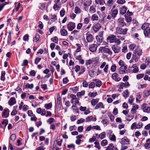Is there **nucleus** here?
Listing matches in <instances>:
<instances>
[{"label": "nucleus", "mask_w": 150, "mask_h": 150, "mask_svg": "<svg viewBox=\"0 0 150 150\" xmlns=\"http://www.w3.org/2000/svg\"><path fill=\"white\" fill-rule=\"evenodd\" d=\"M93 36L91 34L88 35L86 37V40L88 42H91L93 41Z\"/></svg>", "instance_id": "22"}, {"label": "nucleus", "mask_w": 150, "mask_h": 150, "mask_svg": "<svg viewBox=\"0 0 150 150\" xmlns=\"http://www.w3.org/2000/svg\"><path fill=\"white\" fill-rule=\"evenodd\" d=\"M114 146L113 144L112 143L110 144L107 147L105 150H112Z\"/></svg>", "instance_id": "47"}, {"label": "nucleus", "mask_w": 150, "mask_h": 150, "mask_svg": "<svg viewBox=\"0 0 150 150\" xmlns=\"http://www.w3.org/2000/svg\"><path fill=\"white\" fill-rule=\"evenodd\" d=\"M57 104L58 105H60L61 102V98L60 97V95L58 93L57 97Z\"/></svg>", "instance_id": "34"}, {"label": "nucleus", "mask_w": 150, "mask_h": 150, "mask_svg": "<svg viewBox=\"0 0 150 150\" xmlns=\"http://www.w3.org/2000/svg\"><path fill=\"white\" fill-rule=\"evenodd\" d=\"M99 52L101 53H107L109 55H111L112 54V51L109 48L106 47H100L99 49Z\"/></svg>", "instance_id": "2"}, {"label": "nucleus", "mask_w": 150, "mask_h": 150, "mask_svg": "<svg viewBox=\"0 0 150 150\" xmlns=\"http://www.w3.org/2000/svg\"><path fill=\"white\" fill-rule=\"evenodd\" d=\"M40 38V37L39 35L38 34H36L33 38V41L35 42H37L39 40Z\"/></svg>", "instance_id": "31"}, {"label": "nucleus", "mask_w": 150, "mask_h": 150, "mask_svg": "<svg viewBox=\"0 0 150 150\" xmlns=\"http://www.w3.org/2000/svg\"><path fill=\"white\" fill-rule=\"evenodd\" d=\"M127 30V29L126 28H122L120 27H117L116 29V34L124 35L126 34Z\"/></svg>", "instance_id": "3"}, {"label": "nucleus", "mask_w": 150, "mask_h": 150, "mask_svg": "<svg viewBox=\"0 0 150 150\" xmlns=\"http://www.w3.org/2000/svg\"><path fill=\"white\" fill-rule=\"evenodd\" d=\"M144 112H148L150 111V107L149 106L144 107L143 109Z\"/></svg>", "instance_id": "44"}, {"label": "nucleus", "mask_w": 150, "mask_h": 150, "mask_svg": "<svg viewBox=\"0 0 150 150\" xmlns=\"http://www.w3.org/2000/svg\"><path fill=\"white\" fill-rule=\"evenodd\" d=\"M144 76L143 74H138L136 76V78L137 79H139L142 78Z\"/></svg>", "instance_id": "60"}, {"label": "nucleus", "mask_w": 150, "mask_h": 150, "mask_svg": "<svg viewBox=\"0 0 150 150\" xmlns=\"http://www.w3.org/2000/svg\"><path fill=\"white\" fill-rule=\"evenodd\" d=\"M141 28L144 30L145 36L148 38L150 37V28L149 24L146 23H144Z\"/></svg>", "instance_id": "1"}, {"label": "nucleus", "mask_w": 150, "mask_h": 150, "mask_svg": "<svg viewBox=\"0 0 150 150\" xmlns=\"http://www.w3.org/2000/svg\"><path fill=\"white\" fill-rule=\"evenodd\" d=\"M96 6L93 5L91 6L89 9V12L91 13H93L96 11Z\"/></svg>", "instance_id": "26"}, {"label": "nucleus", "mask_w": 150, "mask_h": 150, "mask_svg": "<svg viewBox=\"0 0 150 150\" xmlns=\"http://www.w3.org/2000/svg\"><path fill=\"white\" fill-rule=\"evenodd\" d=\"M127 65L120 67L119 69V73L120 74H123L127 73Z\"/></svg>", "instance_id": "6"}, {"label": "nucleus", "mask_w": 150, "mask_h": 150, "mask_svg": "<svg viewBox=\"0 0 150 150\" xmlns=\"http://www.w3.org/2000/svg\"><path fill=\"white\" fill-rule=\"evenodd\" d=\"M93 81L95 82L96 86V87H100L102 85L101 81L97 79H94Z\"/></svg>", "instance_id": "23"}, {"label": "nucleus", "mask_w": 150, "mask_h": 150, "mask_svg": "<svg viewBox=\"0 0 150 150\" xmlns=\"http://www.w3.org/2000/svg\"><path fill=\"white\" fill-rule=\"evenodd\" d=\"M108 142L107 140L104 139L103 140L101 143V145L102 146H104L108 144Z\"/></svg>", "instance_id": "58"}, {"label": "nucleus", "mask_w": 150, "mask_h": 150, "mask_svg": "<svg viewBox=\"0 0 150 150\" xmlns=\"http://www.w3.org/2000/svg\"><path fill=\"white\" fill-rule=\"evenodd\" d=\"M95 83L94 82H91L88 85V87L89 88H93L95 87Z\"/></svg>", "instance_id": "54"}, {"label": "nucleus", "mask_w": 150, "mask_h": 150, "mask_svg": "<svg viewBox=\"0 0 150 150\" xmlns=\"http://www.w3.org/2000/svg\"><path fill=\"white\" fill-rule=\"evenodd\" d=\"M104 108L105 107L103 103L102 102H100L96 105L95 108V109L97 110L100 108L104 109Z\"/></svg>", "instance_id": "15"}, {"label": "nucleus", "mask_w": 150, "mask_h": 150, "mask_svg": "<svg viewBox=\"0 0 150 150\" xmlns=\"http://www.w3.org/2000/svg\"><path fill=\"white\" fill-rule=\"evenodd\" d=\"M136 46V45L135 44H132L131 45H130L129 46V48L130 50L131 51H132L134 49V48H135V47Z\"/></svg>", "instance_id": "56"}, {"label": "nucleus", "mask_w": 150, "mask_h": 150, "mask_svg": "<svg viewBox=\"0 0 150 150\" xmlns=\"http://www.w3.org/2000/svg\"><path fill=\"white\" fill-rule=\"evenodd\" d=\"M97 93L96 92L95 93L90 92L88 93V95L90 97H95L96 96Z\"/></svg>", "instance_id": "51"}, {"label": "nucleus", "mask_w": 150, "mask_h": 150, "mask_svg": "<svg viewBox=\"0 0 150 150\" xmlns=\"http://www.w3.org/2000/svg\"><path fill=\"white\" fill-rule=\"evenodd\" d=\"M34 85L33 84H29L27 83L24 87V88H29L30 89H32Z\"/></svg>", "instance_id": "36"}, {"label": "nucleus", "mask_w": 150, "mask_h": 150, "mask_svg": "<svg viewBox=\"0 0 150 150\" xmlns=\"http://www.w3.org/2000/svg\"><path fill=\"white\" fill-rule=\"evenodd\" d=\"M145 63L147 66L149 67H150V57H148L146 58L145 61Z\"/></svg>", "instance_id": "29"}, {"label": "nucleus", "mask_w": 150, "mask_h": 150, "mask_svg": "<svg viewBox=\"0 0 150 150\" xmlns=\"http://www.w3.org/2000/svg\"><path fill=\"white\" fill-rule=\"evenodd\" d=\"M97 47V46L96 45L93 44L89 45V48L91 51L94 52L96 50Z\"/></svg>", "instance_id": "14"}, {"label": "nucleus", "mask_w": 150, "mask_h": 150, "mask_svg": "<svg viewBox=\"0 0 150 150\" xmlns=\"http://www.w3.org/2000/svg\"><path fill=\"white\" fill-rule=\"evenodd\" d=\"M116 69V66L115 64H113L111 67L110 69L111 71L114 72L115 71Z\"/></svg>", "instance_id": "50"}, {"label": "nucleus", "mask_w": 150, "mask_h": 150, "mask_svg": "<svg viewBox=\"0 0 150 150\" xmlns=\"http://www.w3.org/2000/svg\"><path fill=\"white\" fill-rule=\"evenodd\" d=\"M16 100L15 98H11L8 102V104L12 106L14 105L16 103Z\"/></svg>", "instance_id": "20"}, {"label": "nucleus", "mask_w": 150, "mask_h": 150, "mask_svg": "<svg viewBox=\"0 0 150 150\" xmlns=\"http://www.w3.org/2000/svg\"><path fill=\"white\" fill-rule=\"evenodd\" d=\"M75 23L72 22L69 23L67 26V28L69 31H72L75 28Z\"/></svg>", "instance_id": "4"}, {"label": "nucleus", "mask_w": 150, "mask_h": 150, "mask_svg": "<svg viewBox=\"0 0 150 150\" xmlns=\"http://www.w3.org/2000/svg\"><path fill=\"white\" fill-rule=\"evenodd\" d=\"M127 8L125 6H123L120 8V13L122 15H124L126 12Z\"/></svg>", "instance_id": "18"}, {"label": "nucleus", "mask_w": 150, "mask_h": 150, "mask_svg": "<svg viewBox=\"0 0 150 150\" xmlns=\"http://www.w3.org/2000/svg\"><path fill=\"white\" fill-rule=\"evenodd\" d=\"M117 24L120 27H122L126 25V23L124 22V18L120 17L117 19Z\"/></svg>", "instance_id": "7"}, {"label": "nucleus", "mask_w": 150, "mask_h": 150, "mask_svg": "<svg viewBox=\"0 0 150 150\" xmlns=\"http://www.w3.org/2000/svg\"><path fill=\"white\" fill-rule=\"evenodd\" d=\"M76 105H73L72 106V109L74 112L77 113H79V110L78 108H76Z\"/></svg>", "instance_id": "45"}, {"label": "nucleus", "mask_w": 150, "mask_h": 150, "mask_svg": "<svg viewBox=\"0 0 150 150\" xmlns=\"http://www.w3.org/2000/svg\"><path fill=\"white\" fill-rule=\"evenodd\" d=\"M61 7V4H59L55 3L54 5L53 8L55 11L57 10Z\"/></svg>", "instance_id": "35"}, {"label": "nucleus", "mask_w": 150, "mask_h": 150, "mask_svg": "<svg viewBox=\"0 0 150 150\" xmlns=\"http://www.w3.org/2000/svg\"><path fill=\"white\" fill-rule=\"evenodd\" d=\"M29 94L28 93L24 92L21 95V97L22 99H23L26 97H28L29 96Z\"/></svg>", "instance_id": "39"}, {"label": "nucleus", "mask_w": 150, "mask_h": 150, "mask_svg": "<svg viewBox=\"0 0 150 150\" xmlns=\"http://www.w3.org/2000/svg\"><path fill=\"white\" fill-rule=\"evenodd\" d=\"M116 37L115 35H111L107 37V41L110 43H113L115 41Z\"/></svg>", "instance_id": "11"}, {"label": "nucleus", "mask_w": 150, "mask_h": 150, "mask_svg": "<svg viewBox=\"0 0 150 150\" xmlns=\"http://www.w3.org/2000/svg\"><path fill=\"white\" fill-rule=\"evenodd\" d=\"M21 5L20 4V3H19L17 6H16L15 8H14L12 11V14L14 13L15 11H18Z\"/></svg>", "instance_id": "46"}, {"label": "nucleus", "mask_w": 150, "mask_h": 150, "mask_svg": "<svg viewBox=\"0 0 150 150\" xmlns=\"http://www.w3.org/2000/svg\"><path fill=\"white\" fill-rule=\"evenodd\" d=\"M96 38L97 41L100 42H101L103 39V37H99L98 36H96Z\"/></svg>", "instance_id": "61"}, {"label": "nucleus", "mask_w": 150, "mask_h": 150, "mask_svg": "<svg viewBox=\"0 0 150 150\" xmlns=\"http://www.w3.org/2000/svg\"><path fill=\"white\" fill-rule=\"evenodd\" d=\"M140 57L133 53L132 58L133 59L135 62H138L140 58Z\"/></svg>", "instance_id": "25"}, {"label": "nucleus", "mask_w": 150, "mask_h": 150, "mask_svg": "<svg viewBox=\"0 0 150 150\" xmlns=\"http://www.w3.org/2000/svg\"><path fill=\"white\" fill-rule=\"evenodd\" d=\"M112 78L116 81H120L121 79L119 77L118 74L117 73L113 74L112 76Z\"/></svg>", "instance_id": "12"}, {"label": "nucleus", "mask_w": 150, "mask_h": 150, "mask_svg": "<svg viewBox=\"0 0 150 150\" xmlns=\"http://www.w3.org/2000/svg\"><path fill=\"white\" fill-rule=\"evenodd\" d=\"M137 123L136 122H134L131 125V129L132 130H133L134 129H137Z\"/></svg>", "instance_id": "59"}, {"label": "nucleus", "mask_w": 150, "mask_h": 150, "mask_svg": "<svg viewBox=\"0 0 150 150\" xmlns=\"http://www.w3.org/2000/svg\"><path fill=\"white\" fill-rule=\"evenodd\" d=\"M92 3L91 0H87L83 3V5L85 6V8L89 6Z\"/></svg>", "instance_id": "27"}, {"label": "nucleus", "mask_w": 150, "mask_h": 150, "mask_svg": "<svg viewBox=\"0 0 150 150\" xmlns=\"http://www.w3.org/2000/svg\"><path fill=\"white\" fill-rule=\"evenodd\" d=\"M137 128L139 129L142 127L143 125V124L142 122H139L137 125Z\"/></svg>", "instance_id": "64"}, {"label": "nucleus", "mask_w": 150, "mask_h": 150, "mask_svg": "<svg viewBox=\"0 0 150 150\" xmlns=\"http://www.w3.org/2000/svg\"><path fill=\"white\" fill-rule=\"evenodd\" d=\"M150 95V90H146L144 92L143 96L144 98L147 97Z\"/></svg>", "instance_id": "32"}, {"label": "nucleus", "mask_w": 150, "mask_h": 150, "mask_svg": "<svg viewBox=\"0 0 150 150\" xmlns=\"http://www.w3.org/2000/svg\"><path fill=\"white\" fill-rule=\"evenodd\" d=\"M81 11V9L78 6H76L75 8L74 12L76 14L80 13Z\"/></svg>", "instance_id": "43"}, {"label": "nucleus", "mask_w": 150, "mask_h": 150, "mask_svg": "<svg viewBox=\"0 0 150 150\" xmlns=\"http://www.w3.org/2000/svg\"><path fill=\"white\" fill-rule=\"evenodd\" d=\"M101 27V25L99 23H97L93 27V29L95 32H97L99 30Z\"/></svg>", "instance_id": "16"}, {"label": "nucleus", "mask_w": 150, "mask_h": 150, "mask_svg": "<svg viewBox=\"0 0 150 150\" xmlns=\"http://www.w3.org/2000/svg\"><path fill=\"white\" fill-rule=\"evenodd\" d=\"M9 116V110L8 109H4L2 114V117L3 118H7Z\"/></svg>", "instance_id": "10"}, {"label": "nucleus", "mask_w": 150, "mask_h": 150, "mask_svg": "<svg viewBox=\"0 0 150 150\" xmlns=\"http://www.w3.org/2000/svg\"><path fill=\"white\" fill-rule=\"evenodd\" d=\"M120 143L122 145H129V140L126 137H125L121 139Z\"/></svg>", "instance_id": "8"}, {"label": "nucleus", "mask_w": 150, "mask_h": 150, "mask_svg": "<svg viewBox=\"0 0 150 150\" xmlns=\"http://www.w3.org/2000/svg\"><path fill=\"white\" fill-rule=\"evenodd\" d=\"M98 16L96 14H93L92 16L91 19L93 21L95 20H97L98 19Z\"/></svg>", "instance_id": "42"}, {"label": "nucleus", "mask_w": 150, "mask_h": 150, "mask_svg": "<svg viewBox=\"0 0 150 150\" xmlns=\"http://www.w3.org/2000/svg\"><path fill=\"white\" fill-rule=\"evenodd\" d=\"M60 33L62 35L65 36L67 35L68 33L67 31L66 30H60Z\"/></svg>", "instance_id": "33"}, {"label": "nucleus", "mask_w": 150, "mask_h": 150, "mask_svg": "<svg viewBox=\"0 0 150 150\" xmlns=\"http://www.w3.org/2000/svg\"><path fill=\"white\" fill-rule=\"evenodd\" d=\"M114 3V0H108L107 2L106 3H105V4L107 6L108 8V7L110 9L112 7V6L113 5Z\"/></svg>", "instance_id": "17"}, {"label": "nucleus", "mask_w": 150, "mask_h": 150, "mask_svg": "<svg viewBox=\"0 0 150 150\" xmlns=\"http://www.w3.org/2000/svg\"><path fill=\"white\" fill-rule=\"evenodd\" d=\"M125 19L127 23H129L132 21V18L130 16H127L125 15Z\"/></svg>", "instance_id": "52"}, {"label": "nucleus", "mask_w": 150, "mask_h": 150, "mask_svg": "<svg viewBox=\"0 0 150 150\" xmlns=\"http://www.w3.org/2000/svg\"><path fill=\"white\" fill-rule=\"evenodd\" d=\"M106 136V133L105 132H103L101 133L98 136L101 139L105 138Z\"/></svg>", "instance_id": "41"}, {"label": "nucleus", "mask_w": 150, "mask_h": 150, "mask_svg": "<svg viewBox=\"0 0 150 150\" xmlns=\"http://www.w3.org/2000/svg\"><path fill=\"white\" fill-rule=\"evenodd\" d=\"M102 122L103 123V125L105 126H106L107 124L109 123V121L107 119H103L102 120Z\"/></svg>", "instance_id": "53"}, {"label": "nucleus", "mask_w": 150, "mask_h": 150, "mask_svg": "<svg viewBox=\"0 0 150 150\" xmlns=\"http://www.w3.org/2000/svg\"><path fill=\"white\" fill-rule=\"evenodd\" d=\"M106 64V62H103L102 64L100 65V68L101 69H103L104 67V68L103 69L104 72L105 73H107L108 72V64Z\"/></svg>", "instance_id": "9"}, {"label": "nucleus", "mask_w": 150, "mask_h": 150, "mask_svg": "<svg viewBox=\"0 0 150 150\" xmlns=\"http://www.w3.org/2000/svg\"><path fill=\"white\" fill-rule=\"evenodd\" d=\"M111 48L115 53H119L120 52L121 47L117 45H113L112 46Z\"/></svg>", "instance_id": "5"}, {"label": "nucleus", "mask_w": 150, "mask_h": 150, "mask_svg": "<svg viewBox=\"0 0 150 150\" xmlns=\"http://www.w3.org/2000/svg\"><path fill=\"white\" fill-rule=\"evenodd\" d=\"M45 4L44 3H40L39 5V8L42 10H43L45 8Z\"/></svg>", "instance_id": "55"}, {"label": "nucleus", "mask_w": 150, "mask_h": 150, "mask_svg": "<svg viewBox=\"0 0 150 150\" xmlns=\"http://www.w3.org/2000/svg\"><path fill=\"white\" fill-rule=\"evenodd\" d=\"M98 101L97 99H93L91 101V103L92 105L95 106L97 104L98 102Z\"/></svg>", "instance_id": "40"}, {"label": "nucleus", "mask_w": 150, "mask_h": 150, "mask_svg": "<svg viewBox=\"0 0 150 150\" xmlns=\"http://www.w3.org/2000/svg\"><path fill=\"white\" fill-rule=\"evenodd\" d=\"M85 93L84 91H82L81 92H79L77 93V96H81L83 95Z\"/></svg>", "instance_id": "62"}, {"label": "nucleus", "mask_w": 150, "mask_h": 150, "mask_svg": "<svg viewBox=\"0 0 150 150\" xmlns=\"http://www.w3.org/2000/svg\"><path fill=\"white\" fill-rule=\"evenodd\" d=\"M16 135L15 134H13L11 136L10 140L12 141H13L16 139Z\"/></svg>", "instance_id": "57"}, {"label": "nucleus", "mask_w": 150, "mask_h": 150, "mask_svg": "<svg viewBox=\"0 0 150 150\" xmlns=\"http://www.w3.org/2000/svg\"><path fill=\"white\" fill-rule=\"evenodd\" d=\"M110 139L112 141H115L116 140V137L114 135H110L109 137Z\"/></svg>", "instance_id": "48"}, {"label": "nucleus", "mask_w": 150, "mask_h": 150, "mask_svg": "<svg viewBox=\"0 0 150 150\" xmlns=\"http://www.w3.org/2000/svg\"><path fill=\"white\" fill-rule=\"evenodd\" d=\"M23 40L25 41H28L29 40V35L27 34L25 35L23 38Z\"/></svg>", "instance_id": "63"}, {"label": "nucleus", "mask_w": 150, "mask_h": 150, "mask_svg": "<svg viewBox=\"0 0 150 150\" xmlns=\"http://www.w3.org/2000/svg\"><path fill=\"white\" fill-rule=\"evenodd\" d=\"M52 104L51 103H50L48 104H45V108L47 110H49L52 108Z\"/></svg>", "instance_id": "37"}, {"label": "nucleus", "mask_w": 150, "mask_h": 150, "mask_svg": "<svg viewBox=\"0 0 150 150\" xmlns=\"http://www.w3.org/2000/svg\"><path fill=\"white\" fill-rule=\"evenodd\" d=\"M95 2L96 4H99L100 5H103L105 4V0H95Z\"/></svg>", "instance_id": "28"}, {"label": "nucleus", "mask_w": 150, "mask_h": 150, "mask_svg": "<svg viewBox=\"0 0 150 150\" xmlns=\"http://www.w3.org/2000/svg\"><path fill=\"white\" fill-rule=\"evenodd\" d=\"M6 74V72L5 71H2L1 72V80L3 81H4L5 80V75Z\"/></svg>", "instance_id": "30"}, {"label": "nucleus", "mask_w": 150, "mask_h": 150, "mask_svg": "<svg viewBox=\"0 0 150 150\" xmlns=\"http://www.w3.org/2000/svg\"><path fill=\"white\" fill-rule=\"evenodd\" d=\"M96 120V117H94L92 116H88L86 119V122H89L91 121H95Z\"/></svg>", "instance_id": "21"}, {"label": "nucleus", "mask_w": 150, "mask_h": 150, "mask_svg": "<svg viewBox=\"0 0 150 150\" xmlns=\"http://www.w3.org/2000/svg\"><path fill=\"white\" fill-rule=\"evenodd\" d=\"M51 40L55 43H57L58 42V38L57 36H55L54 38H51Z\"/></svg>", "instance_id": "49"}, {"label": "nucleus", "mask_w": 150, "mask_h": 150, "mask_svg": "<svg viewBox=\"0 0 150 150\" xmlns=\"http://www.w3.org/2000/svg\"><path fill=\"white\" fill-rule=\"evenodd\" d=\"M99 57H97L93 58L92 59V61L94 66H96L99 63Z\"/></svg>", "instance_id": "19"}, {"label": "nucleus", "mask_w": 150, "mask_h": 150, "mask_svg": "<svg viewBox=\"0 0 150 150\" xmlns=\"http://www.w3.org/2000/svg\"><path fill=\"white\" fill-rule=\"evenodd\" d=\"M118 10L117 9H112L111 11V14L113 18H115L116 17V15L118 14Z\"/></svg>", "instance_id": "24"}, {"label": "nucleus", "mask_w": 150, "mask_h": 150, "mask_svg": "<svg viewBox=\"0 0 150 150\" xmlns=\"http://www.w3.org/2000/svg\"><path fill=\"white\" fill-rule=\"evenodd\" d=\"M133 53L140 57L142 55V50L141 49H136L134 50Z\"/></svg>", "instance_id": "13"}, {"label": "nucleus", "mask_w": 150, "mask_h": 150, "mask_svg": "<svg viewBox=\"0 0 150 150\" xmlns=\"http://www.w3.org/2000/svg\"><path fill=\"white\" fill-rule=\"evenodd\" d=\"M123 96L125 98H126L128 97L129 96V92L128 90H127L125 91H124L123 93Z\"/></svg>", "instance_id": "38"}]
</instances>
